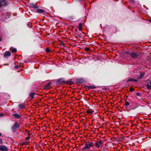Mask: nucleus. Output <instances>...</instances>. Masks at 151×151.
I'll use <instances>...</instances> for the list:
<instances>
[{
    "label": "nucleus",
    "mask_w": 151,
    "mask_h": 151,
    "mask_svg": "<svg viewBox=\"0 0 151 151\" xmlns=\"http://www.w3.org/2000/svg\"><path fill=\"white\" fill-rule=\"evenodd\" d=\"M94 111H92L91 109H89L87 110L86 111V113L87 114H92L93 112Z\"/></svg>",
    "instance_id": "obj_18"
},
{
    "label": "nucleus",
    "mask_w": 151,
    "mask_h": 151,
    "mask_svg": "<svg viewBox=\"0 0 151 151\" xmlns=\"http://www.w3.org/2000/svg\"><path fill=\"white\" fill-rule=\"evenodd\" d=\"M125 53L126 54H127L128 55H130V54H131L130 52L129 51L125 52Z\"/></svg>",
    "instance_id": "obj_34"
},
{
    "label": "nucleus",
    "mask_w": 151,
    "mask_h": 151,
    "mask_svg": "<svg viewBox=\"0 0 151 151\" xmlns=\"http://www.w3.org/2000/svg\"><path fill=\"white\" fill-rule=\"evenodd\" d=\"M60 44L63 46V47H65V45L63 42H61L60 43Z\"/></svg>",
    "instance_id": "obj_33"
},
{
    "label": "nucleus",
    "mask_w": 151,
    "mask_h": 151,
    "mask_svg": "<svg viewBox=\"0 0 151 151\" xmlns=\"http://www.w3.org/2000/svg\"><path fill=\"white\" fill-rule=\"evenodd\" d=\"M11 54L10 52L9 51H6L4 54V57L6 58L7 56H9L11 55Z\"/></svg>",
    "instance_id": "obj_11"
},
{
    "label": "nucleus",
    "mask_w": 151,
    "mask_h": 151,
    "mask_svg": "<svg viewBox=\"0 0 151 151\" xmlns=\"http://www.w3.org/2000/svg\"><path fill=\"white\" fill-rule=\"evenodd\" d=\"M0 140L1 143V144L3 143V142H2V139H0Z\"/></svg>",
    "instance_id": "obj_38"
},
{
    "label": "nucleus",
    "mask_w": 151,
    "mask_h": 151,
    "mask_svg": "<svg viewBox=\"0 0 151 151\" xmlns=\"http://www.w3.org/2000/svg\"><path fill=\"white\" fill-rule=\"evenodd\" d=\"M125 108L126 109H127L128 110L130 111L131 110V106L129 105L128 106H125Z\"/></svg>",
    "instance_id": "obj_20"
},
{
    "label": "nucleus",
    "mask_w": 151,
    "mask_h": 151,
    "mask_svg": "<svg viewBox=\"0 0 151 151\" xmlns=\"http://www.w3.org/2000/svg\"><path fill=\"white\" fill-rule=\"evenodd\" d=\"M8 148L6 146L3 145H0V150L1 151H8Z\"/></svg>",
    "instance_id": "obj_8"
},
{
    "label": "nucleus",
    "mask_w": 151,
    "mask_h": 151,
    "mask_svg": "<svg viewBox=\"0 0 151 151\" xmlns=\"http://www.w3.org/2000/svg\"><path fill=\"white\" fill-rule=\"evenodd\" d=\"M29 138H30V137L29 136L28 137H26V139L28 140L29 139Z\"/></svg>",
    "instance_id": "obj_36"
},
{
    "label": "nucleus",
    "mask_w": 151,
    "mask_h": 151,
    "mask_svg": "<svg viewBox=\"0 0 151 151\" xmlns=\"http://www.w3.org/2000/svg\"><path fill=\"white\" fill-rule=\"evenodd\" d=\"M133 78H130L128 79L127 80L126 82H133Z\"/></svg>",
    "instance_id": "obj_21"
},
{
    "label": "nucleus",
    "mask_w": 151,
    "mask_h": 151,
    "mask_svg": "<svg viewBox=\"0 0 151 151\" xmlns=\"http://www.w3.org/2000/svg\"><path fill=\"white\" fill-rule=\"evenodd\" d=\"M17 51V50L16 48H13L11 50V51L12 52H15Z\"/></svg>",
    "instance_id": "obj_27"
},
{
    "label": "nucleus",
    "mask_w": 151,
    "mask_h": 151,
    "mask_svg": "<svg viewBox=\"0 0 151 151\" xmlns=\"http://www.w3.org/2000/svg\"><path fill=\"white\" fill-rule=\"evenodd\" d=\"M29 7L30 8H33L36 9H37L38 8V6H36V5L34 4H31Z\"/></svg>",
    "instance_id": "obj_15"
},
{
    "label": "nucleus",
    "mask_w": 151,
    "mask_h": 151,
    "mask_svg": "<svg viewBox=\"0 0 151 151\" xmlns=\"http://www.w3.org/2000/svg\"><path fill=\"white\" fill-rule=\"evenodd\" d=\"M9 4V3L6 0H0V8L3 6L6 7Z\"/></svg>",
    "instance_id": "obj_3"
},
{
    "label": "nucleus",
    "mask_w": 151,
    "mask_h": 151,
    "mask_svg": "<svg viewBox=\"0 0 151 151\" xmlns=\"http://www.w3.org/2000/svg\"><path fill=\"white\" fill-rule=\"evenodd\" d=\"M55 84L57 85H71L73 83V82L70 80L65 81L64 78H60L56 80Z\"/></svg>",
    "instance_id": "obj_1"
},
{
    "label": "nucleus",
    "mask_w": 151,
    "mask_h": 151,
    "mask_svg": "<svg viewBox=\"0 0 151 151\" xmlns=\"http://www.w3.org/2000/svg\"><path fill=\"white\" fill-rule=\"evenodd\" d=\"M85 86L86 87L89 89H95L97 87L96 86Z\"/></svg>",
    "instance_id": "obj_16"
},
{
    "label": "nucleus",
    "mask_w": 151,
    "mask_h": 151,
    "mask_svg": "<svg viewBox=\"0 0 151 151\" xmlns=\"http://www.w3.org/2000/svg\"><path fill=\"white\" fill-rule=\"evenodd\" d=\"M29 131L27 132V133L28 134V136H29L30 137V134H29Z\"/></svg>",
    "instance_id": "obj_39"
},
{
    "label": "nucleus",
    "mask_w": 151,
    "mask_h": 151,
    "mask_svg": "<svg viewBox=\"0 0 151 151\" xmlns=\"http://www.w3.org/2000/svg\"><path fill=\"white\" fill-rule=\"evenodd\" d=\"M138 81L137 80L134 79L133 82H137Z\"/></svg>",
    "instance_id": "obj_35"
},
{
    "label": "nucleus",
    "mask_w": 151,
    "mask_h": 151,
    "mask_svg": "<svg viewBox=\"0 0 151 151\" xmlns=\"http://www.w3.org/2000/svg\"><path fill=\"white\" fill-rule=\"evenodd\" d=\"M130 56L132 58L137 59L139 56V55L135 52H132L130 54Z\"/></svg>",
    "instance_id": "obj_5"
},
{
    "label": "nucleus",
    "mask_w": 151,
    "mask_h": 151,
    "mask_svg": "<svg viewBox=\"0 0 151 151\" xmlns=\"http://www.w3.org/2000/svg\"><path fill=\"white\" fill-rule=\"evenodd\" d=\"M131 1L132 2L134 1L133 0H131Z\"/></svg>",
    "instance_id": "obj_46"
},
{
    "label": "nucleus",
    "mask_w": 151,
    "mask_h": 151,
    "mask_svg": "<svg viewBox=\"0 0 151 151\" xmlns=\"http://www.w3.org/2000/svg\"><path fill=\"white\" fill-rule=\"evenodd\" d=\"M19 108L21 109H24L25 108V106L23 104H21L19 105Z\"/></svg>",
    "instance_id": "obj_17"
},
{
    "label": "nucleus",
    "mask_w": 151,
    "mask_h": 151,
    "mask_svg": "<svg viewBox=\"0 0 151 151\" xmlns=\"http://www.w3.org/2000/svg\"><path fill=\"white\" fill-rule=\"evenodd\" d=\"M1 136V133H0V137Z\"/></svg>",
    "instance_id": "obj_44"
},
{
    "label": "nucleus",
    "mask_w": 151,
    "mask_h": 151,
    "mask_svg": "<svg viewBox=\"0 0 151 151\" xmlns=\"http://www.w3.org/2000/svg\"><path fill=\"white\" fill-rule=\"evenodd\" d=\"M45 51L47 53H48L50 51V50L49 48H47L45 49Z\"/></svg>",
    "instance_id": "obj_26"
},
{
    "label": "nucleus",
    "mask_w": 151,
    "mask_h": 151,
    "mask_svg": "<svg viewBox=\"0 0 151 151\" xmlns=\"http://www.w3.org/2000/svg\"><path fill=\"white\" fill-rule=\"evenodd\" d=\"M19 65H15L14 66V68L15 69H17L19 68Z\"/></svg>",
    "instance_id": "obj_32"
},
{
    "label": "nucleus",
    "mask_w": 151,
    "mask_h": 151,
    "mask_svg": "<svg viewBox=\"0 0 151 151\" xmlns=\"http://www.w3.org/2000/svg\"><path fill=\"white\" fill-rule=\"evenodd\" d=\"M11 139L13 141H14V140L13 139H12V138H11Z\"/></svg>",
    "instance_id": "obj_43"
},
{
    "label": "nucleus",
    "mask_w": 151,
    "mask_h": 151,
    "mask_svg": "<svg viewBox=\"0 0 151 151\" xmlns=\"http://www.w3.org/2000/svg\"><path fill=\"white\" fill-rule=\"evenodd\" d=\"M150 85L151 86V82H150Z\"/></svg>",
    "instance_id": "obj_47"
},
{
    "label": "nucleus",
    "mask_w": 151,
    "mask_h": 151,
    "mask_svg": "<svg viewBox=\"0 0 151 151\" xmlns=\"http://www.w3.org/2000/svg\"><path fill=\"white\" fill-rule=\"evenodd\" d=\"M32 11L34 12H37L40 14L44 13L45 12L44 10L40 9H38L36 10L35 9H33Z\"/></svg>",
    "instance_id": "obj_9"
},
{
    "label": "nucleus",
    "mask_w": 151,
    "mask_h": 151,
    "mask_svg": "<svg viewBox=\"0 0 151 151\" xmlns=\"http://www.w3.org/2000/svg\"><path fill=\"white\" fill-rule=\"evenodd\" d=\"M27 25L29 28H31L32 27V24L30 23L27 24Z\"/></svg>",
    "instance_id": "obj_29"
},
{
    "label": "nucleus",
    "mask_w": 151,
    "mask_h": 151,
    "mask_svg": "<svg viewBox=\"0 0 151 151\" xmlns=\"http://www.w3.org/2000/svg\"><path fill=\"white\" fill-rule=\"evenodd\" d=\"M51 82H49L44 87V89L45 90L48 89H49V87L50 85L51 84Z\"/></svg>",
    "instance_id": "obj_12"
},
{
    "label": "nucleus",
    "mask_w": 151,
    "mask_h": 151,
    "mask_svg": "<svg viewBox=\"0 0 151 151\" xmlns=\"http://www.w3.org/2000/svg\"><path fill=\"white\" fill-rule=\"evenodd\" d=\"M103 89L104 90H107V89L106 87H105L103 88Z\"/></svg>",
    "instance_id": "obj_37"
},
{
    "label": "nucleus",
    "mask_w": 151,
    "mask_h": 151,
    "mask_svg": "<svg viewBox=\"0 0 151 151\" xmlns=\"http://www.w3.org/2000/svg\"><path fill=\"white\" fill-rule=\"evenodd\" d=\"M9 65V63H7V64H4V66H5V65Z\"/></svg>",
    "instance_id": "obj_40"
},
{
    "label": "nucleus",
    "mask_w": 151,
    "mask_h": 151,
    "mask_svg": "<svg viewBox=\"0 0 151 151\" xmlns=\"http://www.w3.org/2000/svg\"><path fill=\"white\" fill-rule=\"evenodd\" d=\"M68 18L70 20H72L73 19V17L72 16H69Z\"/></svg>",
    "instance_id": "obj_25"
},
{
    "label": "nucleus",
    "mask_w": 151,
    "mask_h": 151,
    "mask_svg": "<svg viewBox=\"0 0 151 151\" xmlns=\"http://www.w3.org/2000/svg\"><path fill=\"white\" fill-rule=\"evenodd\" d=\"M129 90L130 92H132L134 91V89L133 88L131 87L129 88Z\"/></svg>",
    "instance_id": "obj_31"
},
{
    "label": "nucleus",
    "mask_w": 151,
    "mask_h": 151,
    "mask_svg": "<svg viewBox=\"0 0 151 151\" xmlns=\"http://www.w3.org/2000/svg\"><path fill=\"white\" fill-rule=\"evenodd\" d=\"M12 116L16 118H17V119H20L21 117V115H19V114H16V113H14L12 114Z\"/></svg>",
    "instance_id": "obj_10"
},
{
    "label": "nucleus",
    "mask_w": 151,
    "mask_h": 151,
    "mask_svg": "<svg viewBox=\"0 0 151 151\" xmlns=\"http://www.w3.org/2000/svg\"><path fill=\"white\" fill-rule=\"evenodd\" d=\"M3 115V114L2 113H0V116H1Z\"/></svg>",
    "instance_id": "obj_41"
},
{
    "label": "nucleus",
    "mask_w": 151,
    "mask_h": 151,
    "mask_svg": "<svg viewBox=\"0 0 151 151\" xmlns=\"http://www.w3.org/2000/svg\"><path fill=\"white\" fill-rule=\"evenodd\" d=\"M145 75V73L143 72H141L140 74V75L137 78L138 79H141Z\"/></svg>",
    "instance_id": "obj_13"
},
{
    "label": "nucleus",
    "mask_w": 151,
    "mask_h": 151,
    "mask_svg": "<svg viewBox=\"0 0 151 151\" xmlns=\"http://www.w3.org/2000/svg\"><path fill=\"white\" fill-rule=\"evenodd\" d=\"M82 24L80 23L79 24L78 30L80 31H82Z\"/></svg>",
    "instance_id": "obj_19"
},
{
    "label": "nucleus",
    "mask_w": 151,
    "mask_h": 151,
    "mask_svg": "<svg viewBox=\"0 0 151 151\" xmlns=\"http://www.w3.org/2000/svg\"><path fill=\"white\" fill-rule=\"evenodd\" d=\"M28 143H29L27 141H25L23 143V144L25 145H27L28 144Z\"/></svg>",
    "instance_id": "obj_30"
},
{
    "label": "nucleus",
    "mask_w": 151,
    "mask_h": 151,
    "mask_svg": "<svg viewBox=\"0 0 151 151\" xmlns=\"http://www.w3.org/2000/svg\"><path fill=\"white\" fill-rule=\"evenodd\" d=\"M136 94L137 95V96H139V97H140L141 96V93L139 92H137L136 93Z\"/></svg>",
    "instance_id": "obj_28"
},
{
    "label": "nucleus",
    "mask_w": 151,
    "mask_h": 151,
    "mask_svg": "<svg viewBox=\"0 0 151 151\" xmlns=\"http://www.w3.org/2000/svg\"><path fill=\"white\" fill-rule=\"evenodd\" d=\"M82 0H77V1H82Z\"/></svg>",
    "instance_id": "obj_42"
},
{
    "label": "nucleus",
    "mask_w": 151,
    "mask_h": 151,
    "mask_svg": "<svg viewBox=\"0 0 151 151\" xmlns=\"http://www.w3.org/2000/svg\"><path fill=\"white\" fill-rule=\"evenodd\" d=\"M146 86L148 89H151V86L150 85L147 84Z\"/></svg>",
    "instance_id": "obj_23"
},
{
    "label": "nucleus",
    "mask_w": 151,
    "mask_h": 151,
    "mask_svg": "<svg viewBox=\"0 0 151 151\" xmlns=\"http://www.w3.org/2000/svg\"><path fill=\"white\" fill-rule=\"evenodd\" d=\"M129 103L128 102V101H125V104H124V106H128L129 105Z\"/></svg>",
    "instance_id": "obj_24"
},
{
    "label": "nucleus",
    "mask_w": 151,
    "mask_h": 151,
    "mask_svg": "<svg viewBox=\"0 0 151 151\" xmlns=\"http://www.w3.org/2000/svg\"><path fill=\"white\" fill-rule=\"evenodd\" d=\"M103 141L101 140L96 142L94 144L95 146L97 148H99L100 146L103 144Z\"/></svg>",
    "instance_id": "obj_6"
},
{
    "label": "nucleus",
    "mask_w": 151,
    "mask_h": 151,
    "mask_svg": "<svg viewBox=\"0 0 151 151\" xmlns=\"http://www.w3.org/2000/svg\"><path fill=\"white\" fill-rule=\"evenodd\" d=\"M36 94V93L33 92H31L29 94V96L30 97L31 99H33L34 96Z\"/></svg>",
    "instance_id": "obj_14"
},
{
    "label": "nucleus",
    "mask_w": 151,
    "mask_h": 151,
    "mask_svg": "<svg viewBox=\"0 0 151 151\" xmlns=\"http://www.w3.org/2000/svg\"><path fill=\"white\" fill-rule=\"evenodd\" d=\"M93 144L94 143L92 142H90L89 143L86 142L85 144V146L82 149V150H84L85 149H87L89 151L92 150H91L90 147L93 146Z\"/></svg>",
    "instance_id": "obj_2"
},
{
    "label": "nucleus",
    "mask_w": 151,
    "mask_h": 151,
    "mask_svg": "<svg viewBox=\"0 0 151 151\" xmlns=\"http://www.w3.org/2000/svg\"><path fill=\"white\" fill-rule=\"evenodd\" d=\"M19 127V125L17 122H15L12 127V130L13 132L15 131V129Z\"/></svg>",
    "instance_id": "obj_4"
},
{
    "label": "nucleus",
    "mask_w": 151,
    "mask_h": 151,
    "mask_svg": "<svg viewBox=\"0 0 151 151\" xmlns=\"http://www.w3.org/2000/svg\"><path fill=\"white\" fill-rule=\"evenodd\" d=\"M76 81L77 83H82L85 82V81L83 78H77Z\"/></svg>",
    "instance_id": "obj_7"
},
{
    "label": "nucleus",
    "mask_w": 151,
    "mask_h": 151,
    "mask_svg": "<svg viewBox=\"0 0 151 151\" xmlns=\"http://www.w3.org/2000/svg\"><path fill=\"white\" fill-rule=\"evenodd\" d=\"M84 50L86 52H88L91 50V49L89 48H87V47H84Z\"/></svg>",
    "instance_id": "obj_22"
},
{
    "label": "nucleus",
    "mask_w": 151,
    "mask_h": 151,
    "mask_svg": "<svg viewBox=\"0 0 151 151\" xmlns=\"http://www.w3.org/2000/svg\"><path fill=\"white\" fill-rule=\"evenodd\" d=\"M1 36H0V42H1Z\"/></svg>",
    "instance_id": "obj_45"
}]
</instances>
